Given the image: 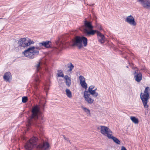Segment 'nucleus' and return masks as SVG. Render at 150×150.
Returning <instances> with one entry per match:
<instances>
[{
	"label": "nucleus",
	"instance_id": "f257e3e1",
	"mask_svg": "<svg viewBox=\"0 0 150 150\" xmlns=\"http://www.w3.org/2000/svg\"><path fill=\"white\" fill-rule=\"evenodd\" d=\"M45 104L42 105L43 107L41 109L39 105L36 104L32 108L31 113L29 116V124L31 126H33L36 128V131L39 134H43V127L41 124L45 121L43 115Z\"/></svg>",
	"mask_w": 150,
	"mask_h": 150
},
{
	"label": "nucleus",
	"instance_id": "f03ea898",
	"mask_svg": "<svg viewBox=\"0 0 150 150\" xmlns=\"http://www.w3.org/2000/svg\"><path fill=\"white\" fill-rule=\"evenodd\" d=\"M50 146L48 142L45 143L44 140L38 136H33L29 139L28 143L25 144L24 147L26 150H31L34 148L41 150L48 149Z\"/></svg>",
	"mask_w": 150,
	"mask_h": 150
},
{
	"label": "nucleus",
	"instance_id": "7ed1b4c3",
	"mask_svg": "<svg viewBox=\"0 0 150 150\" xmlns=\"http://www.w3.org/2000/svg\"><path fill=\"white\" fill-rule=\"evenodd\" d=\"M41 47L34 46L30 47L25 50L23 52L24 56L29 58L32 59L34 58V56L39 54V51L38 50H35V49L38 50L40 49Z\"/></svg>",
	"mask_w": 150,
	"mask_h": 150
},
{
	"label": "nucleus",
	"instance_id": "20e7f679",
	"mask_svg": "<svg viewBox=\"0 0 150 150\" xmlns=\"http://www.w3.org/2000/svg\"><path fill=\"white\" fill-rule=\"evenodd\" d=\"M87 44L88 39L87 38L83 36H77L76 37L75 41L72 45L73 46H76L80 49L83 46H87Z\"/></svg>",
	"mask_w": 150,
	"mask_h": 150
},
{
	"label": "nucleus",
	"instance_id": "39448f33",
	"mask_svg": "<svg viewBox=\"0 0 150 150\" xmlns=\"http://www.w3.org/2000/svg\"><path fill=\"white\" fill-rule=\"evenodd\" d=\"M150 91L149 87L147 86L145 87L144 93L141 92L140 94V98L145 108H147L149 107L147 103L148 100L150 98Z\"/></svg>",
	"mask_w": 150,
	"mask_h": 150
},
{
	"label": "nucleus",
	"instance_id": "423d86ee",
	"mask_svg": "<svg viewBox=\"0 0 150 150\" xmlns=\"http://www.w3.org/2000/svg\"><path fill=\"white\" fill-rule=\"evenodd\" d=\"M26 38H22L20 39L18 41V44L19 45L18 47L20 48H25L28 47L27 41Z\"/></svg>",
	"mask_w": 150,
	"mask_h": 150
},
{
	"label": "nucleus",
	"instance_id": "0eeeda50",
	"mask_svg": "<svg viewBox=\"0 0 150 150\" xmlns=\"http://www.w3.org/2000/svg\"><path fill=\"white\" fill-rule=\"evenodd\" d=\"M139 2L143 7L147 9H150V0H137Z\"/></svg>",
	"mask_w": 150,
	"mask_h": 150
},
{
	"label": "nucleus",
	"instance_id": "6e6552de",
	"mask_svg": "<svg viewBox=\"0 0 150 150\" xmlns=\"http://www.w3.org/2000/svg\"><path fill=\"white\" fill-rule=\"evenodd\" d=\"M38 45L40 47H44L46 48H50L52 47L51 42L49 40L42 41L39 43Z\"/></svg>",
	"mask_w": 150,
	"mask_h": 150
},
{
	"label": "nucleus",
	"instance_id": "1a4fd4ad",
	"mask_svg": "<svg viewBox=\"0 0 150 150\" xmlns=\"http://www.w3.org/2000/svg\"><path fill=\"white\" fill-rule=\"evenodd\" d=\"M39 74H36L34 78V80L35 82V89L37 90H39V83L41 82L40 79V77Z\"/></svg>",
	"mask_w": 150,
	"mask_h": 150
},
{
	"label": "nucleus",
	"instance_id": "9d476101",
	"mask_svg": "<svg viewBox=\"0 0 150 150\" xmlns=\"http://www.w3.org/2000/svg\"><path fill=\"white\" fill-rule=\"evenodd\" d=\"M97 35L98 41L101 44H103L105 42L104 35L99 31H97Z\"/></svg>",
	"mask_w": 150,
	"mask_h": 150
},
{
	"label": "nucleus",
	"instance_id": "9b49d317",
	"mask_svg": "<svg viewBox=\"0 0 150 150\" xmlns=\"http://www.w3.org/2000/svg\"><path fill=\"white\" fill-rule=\"evenodd\" d=\"M125 21L132 25L135 26L136 25V23L135 21L134 18L131 15L127 17Z\"/></svg>",
	"mask_w": 150,
	"mask_h": 150
},
{
	"label": "nucleus",
	"instance_id": "f8f14e48",
	"mask_svg": "<svg viewBox=\"0 0 150 150\" xmlns=\"http://www.w3.org/2000/svg\"><path fill=\"white\" fill-rule=\"evenodd\" d=\"M134 75V78L135 80L137 82H139L141 81L142 79V74L141 72H137L135 71L133 73Z\"/></svg>",
	"mask_w": 150,
	"mask_h": 150
},
{
	"label": "nucleus",
	"instance_id": "ddd939ff",
	"mask_svg": "<svg viewBox=\"0 0 150 150\" xmlns=\"http://www.w3.org/2000/svg\"><path fill=\"white\" fill-rule=\"evenodd\" d=\"M97 31H98L96 30L92 29L90 31H88L86 29L84 32V34L86 36H90L94 35L96 33H97Z\"/></svg>",
	"mask_w": 150,
	"mask_h": 150
},
{
	"label": "nucleus",
	"instance_id": "4468645a",
	"mask_svg": "<svg viewBox=\"0 0 150 150\" xmlns=\"http://www.w3.org/2000/svg\"><path fill=\"white\" fill-rule=\"evenodd\" d=\"M67 40L65 39V38L64 37L62 39V41H60V43L58 45L59 47L61 49H63L66 46L67 44L68 43V42H66V40Z\"/></svg>",
	"mask_w": 150,
	"mask_h": 150
},
{
	"label": "nucleus",
	"instance_id": "2eb2a0df",
	"mask_svg": "<svg viewBox=\"0 0 150 150\" xmlns=\"http://www.w3.org/2000/svg\"><path fill=\"white\" fill-rule=\"evenodd\" d=\"M84 24L85 27L90 29H92L94 28L92 25V22L91 21H88L86 19L84 21Z\"/></svg>",
	"mask_w": 150,
	"mask_h": 150
},
{
	"label": "nucleus",
	"instance_id": "dca6fc26",
	"mask_svg": "<svg viewBox=\"0 0 150 150\" xmlns=\"http://www.w3.org/2000/svg\"><path fill=\"white\" fill-rule=\"evenodd\" d=\"M108 139H112L115 143L117 144H120V141L117 138L112 135H109L108 136Z\"/></svg>",
	"mask_w": 150,
	"mask_h": 150
},
{
	"label": "nucleus",
	"instance_id": "f3484780",
	"mask_svg": "<svg viewBox=\"0 0 150 150\" xmlns=\"http://www.w3.org/2000/svg\"><path fill=\"white\" fill-rule=\"evenodd\" d=\"M11 76V74L9 72L5 73L3 76V79L5 81L7 82L10 81V79Z\"/></svg>",
	"mask_w": 150,
	"mask_h": 150
},
{
	"label": "nucleus",
	"instance_id": "a211bd4d",
	"mask_svg": "<svg viewBox=\"0 0 150 150\" xmlns=\"http://www.w3.org/2000/svg\"><path fill=\"white\" fill-rule=\"evenodd\" d=\"M64 79L65 81V83L68 87L70 86L71 84V78L67 75H65Z\"/></svg>",
	"mask_w": 150,
	"mask_h": 150
},
{
	"label": "nucleus",
	"instance_id": "6ab92c4d",
	"mask_svg": "<svg viewBox=\"0 0 150 150\" xmlns=\"http://www.w3.org/2000/svg\"><path fill=\"white\" fill-rule=\"evenodd\" d=\"M100 127L101 128L100 132L102 134L106 136L107 131L108 129V127L102 125L100 126Z\"/></svg>",
	"mask_w": 150,
	"mask_h": 150
},
{
	"label": "nucleus",
	"instance_id": "aec40b11",
	"mask_svg": "<svg viewBox=\"0 0 150 150\" xmlns=\"http://www.w3.org/2000/svg\"><path fill=\"white\" fill-rule=\"evenodd\" d=\"M131 120L135 124H137L139 122L138 119L134 116H131L130 117Z\"/></svg>",
	"mask_w": 150,
	"mask_h": 150
},
{
	"label": "nucleus",
	"instance_id": "412c9836",
	"mask_svg": "<svg viewBox=\"0 0 150 150\" xmlns=\"http://www.w3.org/2000/svg\"><path fill=\"white\" fill-rule=\"evenodd\" d=\"M65 92L66 95L68 98H71L72 97V93L69 89L66 88Z\"/></svg>",
	"mask_w": 150,
	"mask_h": 150
},
{
	"label": "nucleus",
	"instance_id": "4be33fe9",
	"mask_svg": "<svg viewBox=\"0 0 150 150\" xmlns=\"http://www.w3.org/2000/svg\"><path fill=\"white\" fill-rule=\"evenodd\" d=\"M81 108L86 114L91 115L90 110L83 106H81Z\"/></svg>",
	"mask_w": 150,
	"mask_h": 150
},
{
	"label": "nucleus",
	"instance_id": "5701e85b",
	"mask_svg": "<svg viewBox=\"0 0 150 150\" xmlns=\"http://www.w3.org/2000/svg\"><path fill=\"white\" fill-rule=\"evenodd\" d=\"M40 64V62H38V64H35V67L36 69V71L37 72H40V69H41Z\"/></svg>",
	"mask_w": 150,
	"mask_h": 150
},
{
	"label": "nucleus",
	"instance_id": "b1692460",
	"mask_svg": "<svg viewBox=\"0 0 150 150\" xmlns=\"http://www.w3.org/2000/svg\"><path fill=\"white\" fill-rule=\"evenodd\" d=\"M93 97L96 98L98 95V93L94 90H92L89 92Z\"/></svg>",
	"mask_w": 150,
	"mask_h": 150
},
{
	"label": "nucleus",
	"instance_id": "393cba45",
	"mask_svg": "<svg viewBox=\"0 0 150 150\" xmlns=\"http://www.w3.org/2000/svg\"><path fill=\"white\" fill-rule=\"evenodd\" d=\"M90 95H91V94L89 93V91H88L85 90L84 93L83 97L85 99L86 98L90 97Z\"/></svg>",
	"mask_w": 150,
	"mask_h": 150
},
{
	"label": "nucleus",
	"instance_id": "a878e982",
	"mask_svg": "<svg viewBox=\"0 0 150 150\" xmlns=\"http://www.w3.org/2000/svg\"><path fill=\"white\" fill-rule=\"evenodd\" d=\"M80 83L83 88L86 89L87 88V85L86 81Z\"/></svg>",
	"mask_w": 150,
	"mask_h": 150
},
{
	"label": "nucleus",
	"instance_id": "bb28decb",
	"mask_svg": "<svg viewBox=\"0 0 150 150\" xmlns=\"http://www.w3.org/2000/svg\"><path fill=\"white\" fill-rule=\"evenodd\" d=\"M68 68H69L68 70V71L70 72L74 68V66L72 63H70L68 64Z\"/></svg>",
	"mask_w": 150,
	"mask_h": 150
},
{
	"label": "nucleus",
	"instance_id": "cd10ccee",
	"mask_svg": "<svg viewBox=\"0 0 150 150\" xmlns=\"http://www.w3.org/2000/svg\"><path fill=\"white\" fill-rule=\"evenodd\" d=\"M85 99V100L87 101L88 103L92 104L94 101V100L92 99L91 98L89 97L86 98Z\"/></svg>",
	"mask_w": 150,
	"mask_h": 150
},
{
	"label": "nucleus",
	"instance_id": "c85d7f7f",
	"mask_svg": "<svg viewBox=\"0 0 150 150\" xmlns=\"http://www.w3.org/2000/svg\"><path fill=\"white\" fill-rule=\"evenodd\" d=\"M57 75L58 77H64V75L63 73L62 72L61 70L58 71Z\"/></svg>",
	"mask_w": 150,
	"mask_h": 150
},
{
	"label": "nucleus",
	"instance_id": "c756f323",
	"mask_svg": "<svg viewBox=\"0 0 150 150\" xmlns=\"http://www.w3.org/2000/svg\"><path fill=\"white\" fill-rule=\"evenodd\" d=\"M26 39L27 40V43H28V47L30 45H31V44H33L34 42V41L33 40H32L28 38H26Z\"/></svg>",
	"mask_w": 150,
	"mask_h": 150
},
{
	"label": "nucleus",
	"instance_id": "7c9ffc66",
	"mask_svg": "<svg viewBox=\"0 0 150 150\" xmlns=\"http://www.w3.org/2000/svg\"><path fill=\"white\" fill-rule=\"evenodd\" d=\"M80 83L85 81V78L82 75H80L79 76Z\"/></svg>",
	"mask_w": 150,
	"mask_h": 150
},
{
	"label": "nucleus",
	"instance_id": "2f4dec72",
	"mask_svg": "<svg viewBox=\"0 0 150 150\" xmlns=\"http://www.w3.org/2000/svg\"><path fill=\"white\" fill-rule=\"evenodd\" d=\"M28 100V97L27 96H24L22 98V102L23 103H25L27 102Z\"/></svg>",
	"mask_w": 150,
	"mask_h": 150
},
{
	"label": "nucleus",
	"instance_id": "473e14b6",
	"mask_svg": "<svg viewBox=\"0 0 150 150\" xmlns=\"http://www.w3.org/2000/svg\"><path fill=\"white\" fill-rule=\"evenodd\" d=\"M96 27L100 30H101L103 29L101 26L97 23H96Z\"/></svg>",
	"mask_w": 150,
	"mask_h": 150
},
{
	"label": "nucleus",
	"instance_id": "72a5a7b5",
	"mask_svg": "<svg viewBox=\"0 0 150 150\" xmlns=\"http://www.w3.org/2000/svg\"><path fill=\"white\" fill-rule=\"evenodd\" d=\"M112 132V131L108 128V129L107 131V134L106 136H107L108 138V136L109 135H112L111 134Z\"/></svg>",
	"mask_w": 150,
	"mask_h": 150
},
{
	"label": "nucleus",
	"instance_id": "f704fd0d",
	"mask_svg": "<svg viewBox=\"0 0 150 150\" xmlns=\"http://www.w3.org/2000/svg\"><path fill=\"white\" fill-rule=\"evenodd\" d=\"M95 86H93L91 85L88 88V91L90 92V91L93 90V89L94 88Z\"/></svg>",
	"mask_w": 150,
	"mask_h": 150
},
{
	"label": "nucleus",
	"instance_id": "c9c22d12",
	"mask_svg": "<svg viewBox=\"0 0 150 150\" xmlns=\"http://www.w3.org/2000/svg\"><path fill=\"white\" fill-rule=\"evenodd\" d=\"M63 137H64V139L65 140H66V141H67V142H69L70 143H71L70 142V141L69 140V138H68L66 137H65L64 135Z\"/></svg>",
	"mask_w": 150,
	"mask_h": 150
},
{
	"label": "nucleus",
	"instance_id": "e433bc0d",
	"mask_svg": "<svg viewBox=\"0 0 150 150\" xmlns=\"http://www.w3.org/2000/svg\"><path fill=\"white\" fill-rule=\"evenodd\" d=\"M97 90V88H96V89H94V90H94L96 91Z\"/></svg>",
	"mask_w": 150,
	"mask_h": 150
},
{
	"label": "nucleus",
	"instance_id": "4c0bfd02",
	"mask_svg": "<svg viewBox=\"0 0 150 150\" xmlns=\"http://www.w3.org/2000/svg\"><path fill=\"white\" fill-rule=\"evenodd\" d=\"M138 69H137V70H136V71H137V72H138Z\"/></svg>",
	"mask_w": 150,
	"mask_h": 150
},
{
	"label": "nucleus",
	"instance_id": "58836bf2",
	"mask_svg": "<svg viewBox=\"0 0 150 150\" xmlns=\"http://www.w3.org/2000/svg\"><path fill=\"white\" fill-rule=\"evenodd\" d=\"M126 67L127 68H128V66H127Z\"/></svg>",
	"mask_w": 150,
	"mask_h": 150
},
{
	"label": "nucleus",
	"instance_id": "ea45409f",
	"mask_svg": "<svg viewBox=\"0 0 150 150\" xmlns=\"http://www.w3.org/2000/svg\"><path fill=\"white\" fill-rule=\"evenodd\" d=\"M97 129H99V127H98V128H97Z\"/></svg>",
	"mask_w": 150,
	"mask_h": 150
},
{
	"label": "nucleus",
	"instance_id": "a19ab883",
	"mask_svg": "<svg viewBox=\"0 0 150 150\" xmlns=\"http://www.w3.org/2000/svg\"><path fill=\"white\" fill-rule=\"evenodd\" d=\"M125 58H126V59H127V57H125Z\"/></svg>",
	"mask_w": 150,
	"mask_h": 150
},
{
	"label": "nucleus",
	"instance_id": "79ce46f5",
	"mask_svg": "<svg viewBox=\"0 0 150 150\" xmlns=\"http://www.w3.org/2000/svg\"><path fill=\"white\" fill-rule=\"evenodd\" d=\"M129 64H130V62H129Z\"/></svg>",
	"mask_w": 150,
	"mask_h": 150
}]
</instances>
